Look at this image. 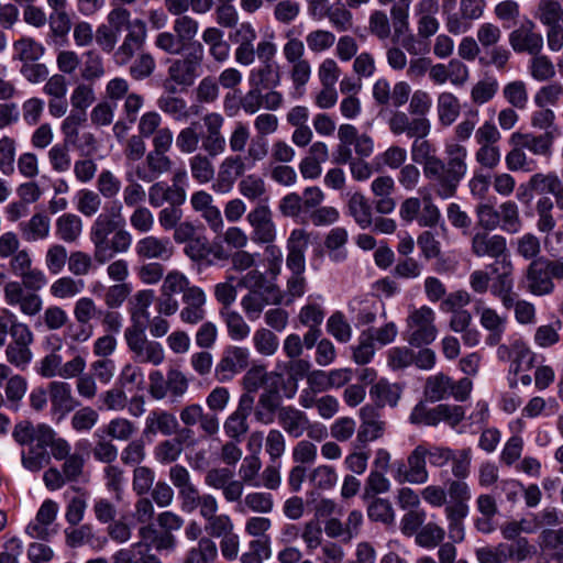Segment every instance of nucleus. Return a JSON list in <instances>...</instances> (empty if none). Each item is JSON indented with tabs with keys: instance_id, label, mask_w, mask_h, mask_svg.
<instances>
[{
	"instance_id": "nucleus-51",
	"label": "nucleus",
	"mask_w": 563,
	"mask_h": 563,
	"mask_svg": "<svg viewBox=\"0 0 563 563\" xmlns=\"http://www.w3.org/2000/svg\"><path fill=\"white\" fill-rule=\"evenodd\" d=\"M512 351L514 356L509 371L515 375L519 374L521 371L531 369L539 357L522 340H515L512 342Z\"/></svg>"
},
{
	"instance_id": "nucleus-56",
	"label": "nucleus",
	"mask_w": 563,
	"mask_h": 563,
	"mask_svg": "<svg viewBox=\"0 0 563 563\" xmlns=\"http://www.w3.org/2000/svg\"><path fill=\"white\" fill-rule=\"evenodd\" d=\"M500 266V274H498L490 286V294L497 298L504 294L511 292L514 290V271L515 266L511 257H505L497 262Z\"/></svg>"
},
{
	"instance_id": "nucleus-40",
	"label": "nucleus",
	"mask_w": 563,
	"mask_h": 563,
	"mask_svg": "<svg viewBox=\"0 0 563 563\" xmlns=\"http://www.w3.org/2000/svg\"><path fill=\"white\" fill-rule=\"evenodd\" d=\"M137 428L134 422L123 417H115L107 424L102 426L93 433L96 439L106 437L117 441H130L136 433Z\"/></svg>"
},
{
	"instance_id": "nucleus-64",
	"label": "nucleus",
	"mask_w": 563,
	"mask_h": 563,
	"mask_svg": "<svg viewBox=\"0 0 563 563\" xmlns=\"http://www.w3.org/2000/svg\"><path fill=\"white\" fill-rule=\"evenodd\" d=\"M528 71L534 80L540 82L551 80L556 74L551 58L541 53L532 55L528 63Z\"/></svg>"
},
{
	"instance_id": "nucleus-29",
	"label": "nucleus",
	"mask_w": 563,
	"mask_h": 563,
	"mask_svg": "<svg viewBox=\"0 0 563 563\" xmlns=\"http://www.w3.org/2000/svg\"><path fill=\"white\" fill-rule=\"evenodd\" d=\"M135 253L144 260L168 261L174 254V247L166 238L146 235L137 241Z\"/></svg>"
},
{
	"instance_id": "nucleus-33",
	"label": "nucleus",
	"mask_w": 563,
	"mask_h": 563,
	"mask_svg": "<svg viewBox=\"0 0 563 563\" xmlns=\"http://www.w3.org/2000/svg\"><path fill=\"white\" fill-rule=\"evenodd\" d=\"M54 234L57 240L66 243H77L84 232L82 219L73 212H63L55 219Z\"/></svg>"
},
{
	"instance_id": "nucleus-59",
	"label": "nucleus",
	"mask_w": 563,
	"mask_h": 563,
	"mask_svg": "<svg viewBox=\"0 0 563 563\" xmlns=\"http://www.w3.org/2000/svg\"><path fill=\"white\" fill-rule=\"evenodd\" d=\"M200 141L198 122H191L188 126L183 128L175 139L177 150L185 155L196 154Z\"/></svg>"
},
{
	"instance_id": "nucleus-52",
	"label": "nucleus",
	"mask_w": 563,
	"mask_h": 563,
	"mask_svg": "<svg viewBox=\"0 0 563 563\" xmlns=\"http://www.w3.org/2000/svg\"><path fill=\"white\" fill-rule=\"evenodd\" d=\"M437 111L440 123L444 126L451 125L461 112L457 97L449 91L441 92L437 100Z\"/></svg>"
},
{
	"instance_id": "nucleus-24",
	"label": "nucleus",
	"mask_w": 563,
	"mask_h": 563,
	"mask_svg": "<svg viewBox=\"0 0 563 563\" xmlns=\"http://www.w3.org/2000/svg\"><path fill=\"white\" fill-rule=\"evenodd\" d=\"M142 541L134 543L130 549H122L115 553L118 563H162L161 559L152 553L148 540L155 534L151 527L140 529Z\"/></svg>"
},
{
	"instance_id": "nucleus-41",
	"label": "nucleus",
	"mask_w": 563,
	"mask_h": 563,
	"mask_svg": "<svg viewBox=\"0 0 563 563\" xmlns=\"http://www.w3.org/2000/svg\"><path fill=\"white\" fill-rule=\"evenodd\" d=\"M42 437L43 430L40 429L37 441L30 444L26 450H22L21 452L22 466L32 473L40 472L51 461L46 444L41 441Z\"/></svg>"
},
{
	"instance_id": "nucleus-49",
	"label": "nucleus",
	"mask_w": 563,
	"mask_h": 563,
	"mask_svg": "<svg viewBox=\"0 0 563 563\" xmlns=\"http://www.w3.org/2000/svg\"><path fill=\"white\" fill-rule=\"evenodd\" d=\"M275 501L271 493L266 492H251L247 493L241 506L236 507L240 512H254L261 515H268L274 510Z\"/></svg>"
},
{
	"instance_id": "nucleus-21",
	"label": "nucleus",
	"mask_w": 563,
	"mask_h": 563,
	"mask_svg": "<svg viewBox=\"0 0 563 563\" xmlns=\"http://www.w3.org/2000/svg\"><path fill=\"white\" fill-rule=\"evenodd\" d=\"M508 40L515 53H526L531 56L541 53L544 45L543 35L536 31V24L531 20H527L519 27L512 30Z\"/></svg>"
},
{
	"instance_id": "nucleus-3",
	"label": "nucleus",
	"mask_w": 563,
	"mask_h": 563,
	"mask_svg": "<svg viewBox=\"0 0 563 563\" xmlns=\"http://www.w3.org/2000/svg\"><path fill=\"white\" fill-rule=\"evenodd\" d=\"M172 30L158 33L154 40V45L166 54L180 55L185 49H191L194 44L200 43L197 41L200 23L191 15L176 18Z\"/></svg>"
},
{
	"instance_id": "nucleus-1",
	"label": "nucleus",
	"mask_w": 563,
	"mask_h": 563,
	"mask_svg": "<svg viewBox=\"0 0 563 563\" xmlns=\"http://www.w3.org/2000/svg\"><path fill=\"white\" fill-rule=\"evenodd\" d=\"M410 146L411 161L422 167L423 176L435 195L443 200L455 197L457 188L467 175L468 151L456 141H445V161L437 155V147L427 136H413Z\"/></svg>"
},
{
	"instance_id": "nucleus-31",
	"label": "nucleus",
	"mask_w": 563,
	"mask_h": 563,
	"mask_svg": "<svg viewBox=\"0 0 563 563\" xmlns=\"http://www.w3.org/2000/svg\"><path fill=\"white\" fill-rule=\"evenodd\" d=\"M19 231L25 242L35 243L51 236L52 221L43 211L35 212L26 221L19 224Z\"/></svg>"
},
{
	"instance_id": "nucleus-6",
	"label": "nucleus",
	"mask_w": 563,
	"mask_h": 563,
	"mask_svg": "<svg viewBox=\"0 0 563 563\" xmlns=\"http://www.w3.org/2000/svg\"><path fill=\"white\" fill-rule=\"evenodd\" d=\"M435 312L428 306L409 310L407 325V341L411 346L420 347L432 343L437 335Z\"/></svg>"
},
{
	"instance_id": "nucleus-37",
	"label": "nucleus",
	"mask_w": 563,
	"mask_h": 563,
	"mask_svg": "<svg viewBox=\"0 0 563 563\" xmlns=\"http://www.w3.org/2000/svg\"><path fill=\"white\" fill-rule=\"evenodd\" d=\"M511 142L534 155L549 157L552 154L554 135L552 132H545L540 135L516 132L511 135Z\"/></svg>"
},
{
	"instance_id": "nucleus-10",
	"label": "nucleus",
	"mask_w": 563,
	"mask_h": 563,
	"mask_svg": "<svg viewBox=\"0 0 563 563\" xmlns=\"http://www.w3.org/2000/svg\"><path fill=\"white\" fill-rule=\"evenodd\" d=\"M251 228V241L255 244L274 243L277 239V225L271 207L266 202L254 206L246 214Z\"/></svg>"
},
{
	"instance_id": "nucleus-62",
	"label": "nucleus",
	"mask_w": 563,
	"mask_h": 563,
	"mask_svg": "<svg viewBox=\"0 0 563 563\" xmlns=\"http://www.w3.org/2000/svg\"><path fill=\"white\" fill-rule=\"evenodd\" d=\"M338 473L332 465L321 464L311 470L308 475L310 485L319 490H330L338 483Z\"/></svg>"
},
{
	"instance_id": "nucleus-36",
	"label": "nucleus",
	"mask_w": 563,
	"mask_h": 563,
	"mask_svg": "<svg viewBox=\"0 0 563 563\" xmlns=\"http://www.w3.org/2000/svg\"><path fill=\"white\" fill-rule=\"evenodd\" d=\"M183 302L184 307L179 311V319L183 323L196 325L206 321L207 295L203 289L189 294Z\"/></svg>"
},
{
	"instance_id": "nucleus-38",
	"label": "nucleus",
	"mask_w": 563,
	"mask_h": 563,
	"mask_svg": "<svg viewBox=\"0 0 563 563\" xmlns=\"http://www.w3.org/2000/svg\"><path fill=\"white\" fill-rule=\"evenodd\" d=\"M183 192L176 186H169L166 181H156L148 187L146 199L152 208H161L165 203L184 205L186 201L180 197Z\"/></svg>"
},
{
	"instance_id": "nucleus-13",
	"label": "nucleus",
	"mask_w": 563,
	"mask_h": 563,
	"mask_svg": "<svg viewBox=\"0 0 563 563\" xmlns=\"http://www.w3.org/2000/svg\"><path fill=\"white\" fill-rule=\"evenodd\" d=\"M22 280H9L3 286V299L10 307H18L26 317H35L43 309V299L36 292L25 291Z\"/></svg>"
},
{
	"instance_id": "nucleus-34",
	"label": "nucleus",
	"mask_w": 563,
	"mask_h": 563,
	"mask_svg": "<svg viewBox=\"0 0 563 563\" xmlns=\"http://www.w3.org/2000/svg\"><path fill=\"white\" fill-rule=\"evenodd\" d=\"M282 82V74L278 65L260 64L250 69L247 75L249 87L263 91L276 90Z\"/></svg>"
},
{
	"instance_id": "nucleus-9",
	"label": "nucleus",
	"mask_w": 563,
	"mask_h": 563,
	"mask_svg": "<svg viewBox=\"0 0 563 563\" xmlns=\"http://www.w3.org/2000/svg\"><path fill=\"white\" fill-rule=\"evenodd\" d=\"M521 286L532 296L552 295L555 290V283L549 267V258L538 257L531 261L523 272Z\"/></svg>"
},
{
	"instance_id": "nucleus-12",
	"label": "nucleus",
	"mask_w": 563,
	"mask_h": 563,
	"mask_svg": "<svg viewBox=\"0 0 563 563\" xmlns=\"http://www.w3.org/2000/svg\"><path fill=\"white\" fill-rule=\"evenodd\" d=\"M251 169L246 158L239 154L225 156L218 166V172L212 190L216 194L225 195L232 191L238 179L245 176L246 170Z\"/></svg>"
},
{
	"instance_id": "nucleus-44",
	"label": "nucleus",
	"mask_w": 563,
	"mask_h": 563,
	"mask_svg": "<svg viewBox=\"0 0 563 563\" xmlns=\"http://www.w3.org/2000/svg\"><path fill=\"white\" fill-rule=\"evenodd\" d=\"M402 389L399 384L390 383L386 378L379 379L369 389V396L377 407H396Z\"/></svg>"
},
{
	"instance_id": "nucleus-43",
	"label": "nucleus",
	"mask_w": 563,
	"mask_h": 563,
	"mask_svg": "<svg viewBox=\"0 0 563 563\" xmlns=\"http://www.w3.org/2000/svg\"><path fill=\"white\" fill-rule=\"evenodd\" d=\"M219 317L225 325L228 336L232 341L241 342L250 336L251 327L239 311L220 308Z\"/></svg>"
},
{
	"instance_id": "nucleus-26",
	"label": "nucleus",
	"mask_w": 563,
	"mask_h": 563,
	"mask_svg": "<svg viewBox=\"0 0 563 563\" xmlns=\"http://www.w3.org/2000/svg\"><path fill=\"white\" fill-rule=\"evenodd\" d=\"M57 512L58 505L52 499H46L37 510L35 519L27 525L25 532L33 539L48 540L56 533L51 525L55 521Z\"/></svg>"
},
{
	"instance_id": "nucleus-47",
	"label": "nucleus",
	"mask_w": 563,
	"mask_h": 563,
	"mask_svg": "<svg viewBox=\"0 0 563 563\" xmlns=\"http://www.w3.org/2000/svg\"><path fill=\"white\" fill-rule=\"evenodd\" d=\"M213 158L202 153L194 154L189 161V168L192 179L199 185L209 184L216 179V167Z\"/></svg>"
},
{
	"instance_id": "nucleus-46",
	"label": "nucleus",
	"mask_w": 563,
	"mask_h": 563,
	"mask_svg": "<svg viewBox=\"0 0 563 563\" xmlns=\"http://www.w3.org/2000/svg\"><path fill=\"white\" fill-rule=\"evenodd\" d=\"M202 288L196 285H191L189 278L179 271H170L165 276L161 286V295H177L183 294V300L186 299L189 294L195 290H201Z\"/></svg>"
},
{
	"instance_id": "nucleus-39",
	"label": "nucleus",
	"mask_w": 563,
	"mask_h": 563,
	"mask_svg": "<svg viewBox=\"0 0 563 563\" xmlns=\"http://www.w3.org/2000/svg\"><path fill=\"white\" fill-rule=\"evenodd\" d=\"M177 429L178 421L173 413L165 410H153L145 419L143 434L155 435L162 433L163 435H172Z\"/></svg>"
},
{
	"instance_id": "nucleus-11",
	"label": "nucleus",
	"mask_w": 563,
	"mask_h": 563,
	"mask_svg": "<svg viewBox=\"0 0 563 563\" xmlns=\"http://www.w3.org/2000/svg\"><path fill=\"white\" fill-rule=\"evenodd\" d=\"M251 352L245 346L228 345L214 367L218 382L227 383L249 367Z\"/></svg>"
},
{
	"instance_id": "nucleus-30",
	"label": "nucleus",
	"mask_w": 563,
	"mask_h": 563,
	"mask_svg": "<svg viewBox=\"0 0 563 563\" xmlns=\"http://www.w3.org/2000/svg\"><path fill=\"white\" fill-rule=\"evenodd\" d=\"M382 303L371 296L355 297L347 303V311L351 320L356 327H363L373 323L376 320Z\"/></svg>"
},
{
	"instance_id": "nucleus-28",
	"label": "nucleus",
	"mask_w": 563,
	"mask_h": 563,
	"mask_svg": "<svg viewBox=\"0 0 563 563\" xmlns=\"http://www.w3.org/2000/svg\"><path fill=\"white\" fill-rule=\"evenodd\" d=\"M361 426L357 431V441L372 442L383 437L386 422L380 419L374 406L366 405L360 409Z\"/></svg>"
},
{
	"instance_id": "nucleus-19",
	"label": "nucleus",
	"mask_w": 563,
	"mask_h": 563,
	"mask_svg": "<svg viewBox=\"0 0 563 563\" xmlns=\"http://www.w3.org/2000/svg\"><path fill=\"white\" fill-rule=\"evenodd\" d=\"M254 407V396L242 394L238 406L223 422V431L228 438L241 442L249 432V416Z\"/></svg>"
},
{
	"instance_id": "nucleus-7",
	"label": "nucleus",
	"mask_w": 563,
	"mask_h": 563,
	"mask_svg": "<svg viewBox=\"0 0 563 563\" xmlns=\"http://www.w3.org/2000/svg\"><path fill=\"white\" fill-rule=\"evenodd\" d=\"M205 60V46L202 43H196L186 54L173 59L168 66V80L177 86L190 87L202 73Z\"/></svg>"
},
{
	"instance_id": "nucleus-45",
	"label": "nucleus",
	"mask_w": 563,
	"mask_h": 563,
	"mask_svg": "<svg viewBox=\"0 0 563 563\" xmlns=\"http://www.w3.org/2000/svg\"><path fill=\"white\" fill-rule=\"evenodd\" d=\"M48 395L54 412L63 416L74 409V398L71 387L66 382L54 380L48 385Z\"/></svg>"
},
{
	"instance_id": "nucleus-63",
	"label": "nucleus",
	"mask_w": 563,
	"mask_h": 563,
	"mask_svg": "<svg viewBox=\"0 0 563 563\" xmlns=\"http://www.w3.org/2000/svg\"><path fill=\"white\" fill-rule=\"evenodd\" d=\"M87 121V113L82 111H70L60 124V132L64 135V142L69 145H77L79 141L80 128Z\"/></svg>"
},
{
	"instance_id": "nucleus-32",
	"label": "nucleus",
	"mask_w": 563,
	"mask_h": 563,
	"mask_svg": "<svg viewBox=\"0 0 563 563\" xmlns=\"http://www.w3.org/2000/svg\"><path fill=\"white\" fill-rule=\"evenodd\" d=\"M219 501L218 499L205 510L200 517L205 519V531L208 538H223L234 531V523L231 517L227 514L218 515Z\"/></svg>"
},
{
	"instance_id": "nucleus-57",
	"label": "nucleus",
	"mask_w": 563,
	"mask_h": 563,
	"mask_svg": "<svg viewBox=\"0 0 563 563\" xmlns=\"http://www.w3.org/2000/svg\"><path fill=\"white\" fill-rule=\"evenodd\" d=\"M424 445L418 444L408 455L407 465L415 485L424 484L429 481Z\"/></svg>"
},
{
	"instance_id": "nucleus-55",
	"label": "nucleus",
	"mask_w": 563,
	"mask_h": 563,
	"mask_svg": "<svg viewBox=\"0 0 563 563\" xmlns=\"http://www.w3.org/2000/svg\"><path fill=\"white\" fill-rule=\"evenodd\" d=\"M347 212L362 229L373 224L372 208L366 198L360 192H354L350 197Z\"/></svg>"
},
{
	"instance_id": "nucleus-14",
	"label": "nucleus",
	"mask_w": 563,
	"mask_h": 563,
	"mask_svg": "<svg viewBox=\"0 0 563 563\" xmlns=\"http://www.w3.org/2000/svg\"><path fill=\"white\" fill-rule=\"evenodd\" d=\"M147 27L141 19H134L128 27L121 44L115 47L112 58L115 65L125 66L141 51L146 42Z\"/></svg>"
},
{
	"instance_id": "nucleus-48",
	"label": "nucleus",
	"mask_w": 563,
	"mask_h": 563,
	"mask_svg": "<svg viewBox=\"0 0 563 563\" xmlns=\"http://www.w3.org/2000/svg\"><path fill=\"white\" fill-rule=\"evenodd\" d=\"M238 190L249 201L267 203V188L265 180L257 174H249L242 177L238 184Z\"/></svg>"
},
{
	"instance_id": "nucleus-15",
	"label": "nucleus",
	"mask_w": 563,
	"mask_h": 563,
	"mask_svg": "<svg viewBox=\"0 0 563 563\" xmlns=\"http://www.w3.org/2000/svg\"><path fill=\"white\" fill-rule=\"evenodd\" d=\"M474 312L478 317L482 328L488 332L486 343L497 345L506 331L507 314L498 312L482 298L474 301Z\"/></svg>"
},
{
	"instance_id": "nucleus-27",
	"label": "nucleus",
	"mask_w": 563,
	"mask_h": 563,
	"mask_svg": "<svg viewBox=\"0 0 563 563\" xmlns=\"http://www.w3.org/2000/svg\"><path fill=\"white\" fill-rule=\"evenodd\" d=\"M179 418L186 427H194L199 423L200 430L209 437L217 434L220 430L218 415L206 412L201 405H186L179 412Z\"/></svg>"
},
{
	"instance_id": "nucleus-42",
	"label": "nucleus",
	"mask_w": 563,
	"mask_h": 563,
	"mask_svg": "<svg viewBox=\"0 0 563 563\" xmlns=\"http://www.w3.org/2000/svg\"><path fill=\"white\" fill-rule=\"evenodd\" d=\"M154 290L143 289L137 291L133 297V303L130 308V320L131 324L128 328H146V321H148L150 307L154 301Z\"/></svg>"
},
{
	"instance_id": "nucleus-50",
	"label": "nucleus",
	"mask_w": 563,
	"mask_h": 563,
	"mask_svg": "<svg viewBox=\"0 0 563 563\" xmlns=\"http://www.w3.org/2000/svg\"><path fill=\"white\" fill-rule=\"evenodd\" d=\"M349 240V233L345 228L335 227L329 231L325 236L324 245L329 251V257L335 263H342L347 256L345 245Z\"/></svg>"
},
{
	"instance_id": "nucleus-53",
	"label": "nucleus",
	"mask_w": 563,
	"mask_h": 563,
	"mask_svg": "<svg viewBox=\"0 0 563 563\" xmlns=\"http://www.w3.org/2000/svg\"><path fill=\"white\" fill-rule=\"evenodd\" d=\"M499 228L508 233L516 234L521 231L523 222L520 218L519 207L515 201L508 200L499 205Z\"/></svg>"
},
{
	"instance_id": "nucleus-60",
	"label": "nucleus",
	"mask_w": 563,
	"mask_h": 563,
	"mask_svg": "<svg viewBox=\"0 0 563 563\" xmlns=\"http://www.w3.org/2000/svg\"><path fill=\"white\" fill-rule=\"evenodd\" d=\"M217 555V544L210 538L202 537L195 547L188 550L184 563H210Z\"/></svg>"
},
{
	"instance_id": "nucleus-23",
	"label": "nucleus",
	"mask_w": 563,
	"mask_h": 563,
	"mask_svg": "<svg viewBox=\"0 0 563 563\" xmlns=\"http://www.w3.org/2000/svg\"><path fill=\"white\" fill-rule=\"evenodd\" d=\"M189 201L191 209L200 214L211 231L219 233L223 230L224 221L211 194L202 189L194 191Z\"/></svg>"
},
{
	"instance_id": "nucleus-18",
	"label": "nucleus",
	"mask_w": 563,
	"mask_h": 563,
	"mask_svg": "<svg viewBox=\"0 0 563 563\" xmlns=\"http://www.w3.org/2000/svg\"><path fill=\"white\" fill-rule=\"evenodd\" d=\"M490 231H476L471 236V252L474 256L495 258L497 262L510 257L507 240L500 234H490Z\"/></svg>"
},
{
	"instance_id": "nucleus-35",
	"label": "nucleus",
	"mask_w": 563,
	"mask_h": 563,
	"mask_svg": "<svg viewBox=\"0 0 563 563\" xmlns=\"http://www.w3.org/2000/svg\"><path fill=\"white\" fill-rule=\"evenodd\" d=\"M277 420L289 437L298 439L305 434L309 418L305 411L294 406H285L278 409Z\"/></svg>"
},
{
	"instance_id": "nucleus-4",
	"label": "nucleus",
	"mask_w": 563,
	"mask_h": 563,
	"mask_svg": "<svg viewBox=\"0 0 563 563\" xmlns=\"http://www.w3.org/2000/svg\"><path fill=\"white\" fill-rule=\"evenodd\" d=\"M169 479L177 488L180 509L186 514L198 510L201 515L217 500L212 494L200 493L192 483L189 471L180 464H175L169 468Z\"/></svg>"
},
{
	"instance_id": "nucleus-54",
	"label": "nucleus",
	"mask_w": 563,
	"mask_h": 563,
	"mask_svg": "<svg viewBox=\"0 0 563 563\" xmlns=\"http://www.w3.org/2000/svg\"><path fill=\"white\" fill-rule=\"evenodd\" d=\"M44 53V46L32 37H22L13 43V59L23 64L38 60Z\"/></svg>"
},
{
	"instance_id": "nucleus-8",
	"label": "nucleus",
	"mask_w": 563,
	"mask_h": 563,
	"mask_svg": "<svg viewBox=\"0 0 563 563\" xmlns=\"http://www.w3.org/2000/svg\"><path fill=\"white\" fill-rule=\"evenodd\" d=\"M9 334L11 341L5 347V358L11 365L23 371L33 358L31 345L34 341V334L24 322H14Z\"/></svg>"
},
{
	"instance_id": "nucleus-5",
	"label": "nucleus",
	"mask_w": 563,
	"mask_h": 563,
	"mask_svg": "<svg viewBox=\"0 0 563 563\" xmlns=\"http://www.w3.org/2000/svg\"><path fill=\"white\" fill-rule=\"evenodd\" d=\"M123 338L135 362L158 366L165 361L163 344L148 339L146 328H125Z\"/></svg>"
},
{
	"instance_id": "nucleus-22",
	"label": "nucleus",
	"mask_w": 563,
	"mask_h": 563,
	"mask_svg": "<svg viewBox=\"0 0 563 563\" xmlns=\"http://www.w3.org/2000/svg\"><path fill=\"white\" fill-rule=\"evenodd\" d=\"M283 103L284 96L280 91L269 90L265 92L254 87H250L240 101L241 108L246 114H255L261 109L276 111L282 108Z\"/></svg>"
},
{
	"instance_id": "nucleus-25",
	"label": "nucleus",
	"mask_w": 563,
	"mask_h": 563,
	"mask_svg": "<svg viewBox=\"0 0 563 563\" xmlns=\"http://www.w3.org/2000/svg\"><path fill=\"white\" fill-rule=\"evenodd\" d=\"M388 129L395 136H428L431 132V121L428 118H410L404 111H396L388 120Z\"/></svg>"
},
{
	"instance_id": "nucleus-20",
	"label": "nucleus",
	"mask_w": 563,
	"mask_h": 563,
	"mask_svg": "<svg viewBox=\"0 0 563 563\" xmlns=\"http://www.w3.org/2000/svg\"><path fill=\"white\" fill-rule=\"evenodd\" d=\"M206 128V134L201 136L202 154L211 157H218L225 152L227 140L222 133L224 118L218 112H209L202 118Z\"/></svg>"
},
{
	"instance_id": "nucleus-2",
	"label": "nucleus",
	"mask_w": 563,
	"mask_h": 563,
	"mask_svg": "<svg viewBox=\"0 0 563 563\" xmlns=\"http://www.w3.org/2000/svg\"><path fill=\"white\" fill-rule=\"evenodd\" d=\"M123 225L122 203L119 200L112 201L103 212L97 216L91 224L89 238L93 245V258L98 263L109 262L108 239Z\"/></svg>"
},
{
	"instance_id": "nucleus-58",
	"label": "nucleus",
	"mask_w": 563,
	"mask_h": 563,
	"mask_svg": "<svg viewBox=\"0 0 563 563\" xmlns=\"http://www.w3.org/2000/svg\"><path fill=\"white\" fill-rule=\"evenodd\" d=\"M85 288L82 279H75L70 276L57 278L49 286V294L56 299H70L79 295Z\"/></svg>"
},
{
	"instance_id": "nucleus-61",
	"label": "nucleus",
	"mask_w": 563,
	"mask_h": 563,
	"mask_svg": "<svg viewBox=\"0 0 563 563\" xmlns=\"http://www.w3.org/2000/svg\"><path fill=\"white\" fill-rule=\"evenodd\" d=\"M446 493L451 497V503L445 508L470 511L468 501L472 498V492L466 482L462 479L451 481Z\"/></svg>"
},
{
	"instance_id": "nucleus-17",
	"label": "nucleus",
	"mask_w": 563,
	"mask_h": 563,
	"mask_svg": "<svg viewBox=\"0 0 563 563\" xmlns=\"http://www.w3.org/2000/svg\"><path fill=\"white\" fill-rule=\"evenodd\" d=\"M284 294L278 286H268L263 289L249 290L241 299V307L249 320H257L264 308L268 305H280Z\"/></svg>"
},
{
	"instance_id": "nucleus-16",
	"label": "nucleus",
	"mask_w": 563,
	"mask_h": 563,
	"mask_svg": "<svg viewBox=\"0 0 563 563\" xmlns=\"http://www.w3.org/2000/svg\"><path fill=\"white\" fill-rule=\"evenodd\" d=\"M185 255L195 263H205L209 266L227 262L230 255L220 244L213 245L208 238L198 234L196 238L186 243L184 247Z\"/></svg>"
}]
</instances>
